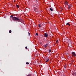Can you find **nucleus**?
I'll return each mask as SVG.
<instances>
[{
    "label": "nucleus",
    "instance_id": "f257e3e1",
    "mask_svg": "<svg viewBox=\"0 0 76 76\" xmlns=\"http://www.w3.org/2000/svg\"><path fill=\"white\" fill-rule=\"evenodd\" d=\"M13 19L14 20H19L20 19L19 18H18V17H15L13 18Z\"/></svg>",
    "mask_w": 76,
    "mask_h": 76
},
{
    "label": "nucleus",
    "instance_id": "f03ea898",
    "mask_svg": "<svg viewBox=\"0 0 76 76\" xmlns=\"http://www.w3.org/2000/svg\"><path fill=\"white\" fill-rule=\"evenodd\" d=\"M72 57H76V53L75 52H72Z\"/></svg>",
    "mask_w": 76,
    "mask_h": 76
},
{
    "label": "nucleus",
    "instance_id": "7ed1b4c3",
    "mask_svg": "<svg viewBox=\"0 0 76 76\" xmlns=\"http://www.w3.org/2000/svg\"><path fill=\"white\" fill-rule=\"evenodd\" d=\"M44 36L45 37H46V38H48V34L47 33H45L44 35Z\"/></svg>",
    "mask_w": 76,
    "mask_h": 76
},
{
    "label": "nucleus",
    "instance_id": "20e7f679",
    "mask_svg": "<svg viewBox=\"0 0 76 76\" xmlns=\"http://www.w3.org/2000/svg\"><path fill=\"white\" fill-rule=\"evenodd\" d=\"M72 4H70L68 5V9H69V10L70 9H71V7H72Z\"/></svg>",
    "mask_w": 76,
    "mask_h": 76
},
{
    "label": "nucleus",
    "instance_id": "39448f33",
    "mask_svg": "<svg viewBox=\"0 0 76 76\" xmlns=\"http://www.w3.org/2000/svg\"><path fill=\"white\" fill-rule=\"evenodd\" d=\"M48 43L47 42L46 44L44 46V47L45 48H47V47L48 46Z\"/></svg>",
    "mask_w": 76,
    "mask_h": 76
},
{
    "label": "nucleus",
    "instance_id": "423d86ee",
    "mask_svg": "<svg viewBox=\"0 0 76 76\" xmlns=\"http://www.w3.org/2000/svg\"><path fill=\"white\" fill-rule=\"evenodd\" d=\"M65 5H66V6H67V5H68V4H69L68 2L67 1H65Z\"/></svg>",
    "mask_w": 76,
    "mask_h": 76
},
{
    "label": "nucleus",
    "instance_id": "0eeeda50",
    "mask_svg": "<svg viewBox=\"0 0 76 76\" xmlns=\"http://www.w3.org/2000/svg\"><path fill=\"white\" fill-rule=\"evenodd\" d=\"M50 11H51V12H53V10L52 8H50Z\"/></svg>",
    "mask_w": 76,
    "mask_h": 76
},
{
    "label": "nucleus",
    "instance_id": "6e6552de",
    "mask_svg": "<svg viewBox=\"0 0 76 76\" xmlns=\"http://www.w3.org/2000/svg\"><path fill=\"white\" fill-rule=\"evenodd\" d=\"M41 24H39L38 25V26L39 27V28H41Z\"/></svg>",
    "mask_w": 76,
    "mask_h": 76
},
{
    "label": "nucleus",
    "instance_id": "1a4fd4ad",
    "mask_svg": "<svg viewBox=\"0 0 76 76\" xmlns=\"http://www.w3.org/2000/svg\"><path fill=\"white\" fill-rule=\"evenodd\" d=\"M9 33H10V34H11L12 33V30H10V31H9Z\"/></svg>",
    "mask_w": 76,
    "mask_h": 76
},
{
    "label": "nucleus",
    "instance_id": "9d476101",
    "mask_svg": "<svg viewBox=\"0 0 76 76\" xmlns=\"http://www.w3.org/2000/svg\"><path fill=\"white\" fill-rule=\"evenodd\" d=\"M16 6L18 8H19V6L18 5H16Z\"/></svg>",
    "mask_w": 76,
    "mask_h": 76
},
{
    "label": "nucleus",
    "instance_id": "9b49d317",
    "mask_svg": "<svg viewBox=\"0 0 76 76\" xmlns=\"http://www.w3.org/2000/svg\"><path fill=\"white\" fill-rule=\"evenodd\" d=\"M74 75L75 76H76V72L74 73Z\"/></svg>",
    "mask_w": 76,
    "mask_h": 76
},
{
    "label": "nucleus",
    "instance_id": "f8f14e48",
    "mask_svg": "<svg viewBox=\"0 0 76 76\" xmlns=\"http://www.w3.org/2000/svg\"><path fill=\"white\" fill-rule=\"evenodd\" d=\"M48 50H49V52H51V49H49Z\"/></svg>",
    "mask_w": 76,
    "mask_h": 76
},
{
    "label": "nucleus",
    "instance_id": "ddd939ff",
    "mask_svg": "<svg viewBox=\"0 0 76 76\" xmlns=\"http://www.w3.org/2000/svg\"><path fill=\"white\" fill-rule=\"evenodd\" d=\"M49 61V59H48L45 62H48Z\"/></svg>",
    "mask_w": 76,
    "mask_h": 76
},
{
    "label": "nucleus",
    "instance_id": "4468645a",
    "mask_svg": "<svg viewBox=\"0 0 76 76\" xmlns=\"http://www.w3.org/2000/svg\"><path fill=\"white\" fill-rule=\"evenodd\" d=\"M64 67L65 69H66V65H65L64 66Z\"/></svg>",
    "mask_w": 76,
    "mask_h": 76
},
{
    "label": "nucleus",
    "instance_id": "2eb2a0df",
    "mask_svg": "<svg viewBox=\"0 0 76 76\" xmlns=\"http://www.w3.org/2000/svg\"><path fill=\"white\" fill-rule=\"evenodd\" d=\"M36 35H37V36H38V34L37 33H36Z\"/></svg>",
    "mask_w": 76,
    "mask_h": 76
},
{
    "label": "nucleus",
    "instance_id": "dca6fc26",
    "mask_svg": "<svg viewBox=\"0 0 76 76\" xmlns=\"http://www.w3.org/2000/svg\"><path fill=\"white\" fill-rule=\"evenodd\" d=\"M31 76V74H29L27 76Z\"/></svg>",
    "mask_w": 76,
    "mask_h": 76
},
{
    "label": "nucleus",
    "instance_id": "f3484780",
    "mask_svg": "<svg viewBox=\"0 0 76 76\" xmlns=\"http://www.w3.org/2000/svg\"><path fill=\"white\" fill-rule=\"evenodd\" d=\"M28 35L29 36H30L31 34H30V33H29V32H28Z\"/></svg>",
    "mask_w": 76,
    "mask_h": 76
},
{
    "label": "nucleus",
    "instance_id": "a211bd4d",
    "mask_svg": "<svg viewBox=\"0 0 76 76\" xmlns=\"http://www.w3.org/2000/svg\"><path fill=\"white\" fill-rule=\"evenodd\" d=\"M10 17H11V18H13V16L12 15L10 16Z\"/></svg>",
    "mask_w": 76,
    "mask_h": 76
},
{
    "label": "nucleus",
    "instance_id": "6ab92c4d",
    "mask_svg": "<svg viewBox=\"0 0 76 76\" xmlns=\"http://www.w3.org/2000/svg\"><path fill=\"white\" fill-rule=\"evenodd\" d=\"M69 23H67L66 24V25H69Z\"/></svg>",
    "mask_w": 76,
    "mask_h": 76
},
{
    "label": "nucleus",
    "instance_id": "aec40b11",
    "mask_svg": "<svg viewBox=\"0 0 76 76\" xmlns=\"http://www.w3.org/2000/svg\"><path fill=\"white\" fill-rule=\"evenodd\" d=\"M58 42V40H57L56 41V43H57Z\"/></svg>",
    "mask_w": 76,
    "mask_h": 76
},
{
    "label": "nucleus",
    "instance_id": "412c9836",
    "mask_svg": "<svg viewBox=\"0 0 76 76\" xmlns=\"http://www.w3.org/2000/svg\"><path fill=\"white\" fill-rule=\"evenodd\" d=\"M29 64V63L28 62H26V64Z\"/></svg>",
    "mask_w": 76,
    "mask_h": 76
},
{
    "label": "nucleus",
    "instance_id": "4be33fe9",
    "mask_svg": "<svg viewBox=\"0 0 76 76\" xmlns=\"http://www.w3.org/2000/svg\"><path fill=\"white\" fill-rule=\"evenodd\" d=\"M25 48H26V50L28 49V48L27 47H26Z\"/></svg>",
    "mask_w": 76,
    "mask_h": 76
},
{
    "label": "nucleus",
    "instance_id": "5701e85b",
    "mask_svg": "<svg viewBox=\"0 0 76 76\" xmlns=\"http://www.w3.org/2000/svg\"><path fill=\"white\" fill-rule=\"evenodd\" d=\"M35 11L36 12H38V10H36Z\"/></svg>",
    "mask_w": 76,
    "mask_h": 76
},
{
    "label": "nucleus",
    "instance_id": "b1692460",
    "mask_svg": "<svg viewBox=\"0 0 76 76\" xmlns=\"http://www.w3.org/2000/svg\"><path fill=\"white\" fill-rule=\"evenodd\" d=\"M36 10H37V9H34V11H36Z\"/></svg>",
    "mask_w": 76,
    "mask_h": 76
},
{
    "label": "nucleus",
    "instance_id": "393cba45",
    "mask_svg": "<svg viewBox=\"0 0 76 76\" xmlns=\"http://www.w3.org/2000/svg\"><path fill=\"white\" fill-rule=\"evenodd\" d=\"M68 25H69V26H70V24H69Z\"/></svg>",
    "mask_w": 76,
    "mask_h": 76
},
{
    "label": "nucleus",
    "instance_id": "a878e982",
    "mask_svg": "<svg viewBox=\"0 0 76 76\" xmlns=\"http://www.w3.org/2000/svg\"><path fill=\"white\" fill-rule=\"evenodd\" d=\"M15 1H14V2H15Z\"/></svg>",
    "mask_w": 76,
    "mask_h": 76
}]
</instances>
